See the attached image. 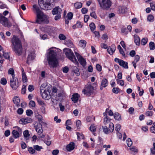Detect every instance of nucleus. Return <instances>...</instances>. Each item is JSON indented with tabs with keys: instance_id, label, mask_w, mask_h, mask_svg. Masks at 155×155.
<instances>
[{
	"instance_id": "obj_24",
	"label": "nucleus",
	"mask_w": 155,
	"mask_h": 155,
	"mask_svg": "<svg viewBox=\"0 0 155 155\" xmlns=\"http://www.w3.org/2000/svg\"><path fill=\"white\" fill-rule=\"evenodd\" d=\"M22 80L24 83H26L27 82V79L25 74L24 72L23 69L22 72Z\"/></svg>"
},
{
	"instance_id": "obj_61",
	"label": "nucleus",
	"mask_w": 155,
	"mask_h": 155,
	"mask_svg": "<svg viewBox=\"0 0 155 155\" xmlns=\"http://www.w3.org/2000/svg\"><path fill=\"white\" fill-rule=\"evenodd\" d=\"M28 151L30 153L33 154L35 153V149L32 147H30L28 149Z\"/></svg>"
},
{
	"instance_id": "obj_11",
	"label": "nucleus",
	"mask_w": 155,
	"mask_h": 155,
	"mask_svg": "<svg viewBox=\"0 0 155 155\" xmlns=\"http://www.w3.org/2000/svg\"><path fill=\"white\" fill-rule=\"evenodd\" d=\"M41 94L43 98L45 100H48L51 98L50 92L48 90L41 92Z\"/></svg>"
},
{
	"instance_id": "obj_62",
	"label": "nucleus",
	"mask_w": 155,
	"mask_h": 155,
	"mask_svg": "<svg viewBox=\"0 0 155 155\" xmlns=\"http://www.w3.org/2000/svg\"><path fill=\"white\" fill-rule=\"evenodd\" d=\"M59 153V151L58 150H54L52 152L53 155H57Z\"/></svg>"
},
{
	"instance_id": "obj_35",
	"label": "nucleus",
	"mask_w": 155,
	"mask_h": 155,
	"mask_svg": "<svg viewBox=\"0 0 155 155\" xmlns=\"http://www.w3.org/2000/svg\"><path fill=\"white\" fill-rule=\"evenodd\" d=\"M114 129V124L112 123H110L109 125V130L110 132H112Z\"/></svg>"
},
{
	"instance_id": "obj_28",
	"label": "nucleus",
	"mask_w": 155,
	"mask_h": 155,
	"mask_svg": "<svg viewBox=\"0 0 155 155\" xmlns=\"http://www.w3.org/2000/svg\"><path fill=\"white\" fill-rule=\"evenodd\" d=\"M97 128V126L95 125L94 124H92L90 127V131L93 132L95 131L96 129Z\"/></svg>"
},
{
	"instance_id": "obj_6",
	"label": "nucleus",
	"mask_w": 155,
	"mask_h": 155,
	"mask_svg": "<svg viewBox=\"0 0 155 155\" xmlns=\"http://www.w3.org/2000/svg\"><path fill=\"white\" fill-rule=\"evenodd\" d=\"M101 8L104 10H107L111 5L110 0H97Z\"/></svg>"
},
{
	"instance_id": "obj_23",
	"label": "nucleus",
	"mask_w": 155,
	"mask_h": 155,
	"mask_svg": "<svg viewBox=\"0 0 155 155\" xmlns=\"http://www.w3.org/2000/svg\"><path fill=\"white\" fill-rule=\"evenodd\" d=\"M65 44L69 47H73L74 45L72 41L70 39L67 40L65 41Z\"/></svg>"
},
{
	"instance_id": "obj_15",
	"label": "nucleus",
	"mask_w": 155,
	"mask_h": 155,
	"mask_svg": "<svg viewBox=\"0 0 155 155\" xmlns=\"http://www.w3.org/2000/svg\"><path fill=\"white\" fill-rule=\"evenodd\" d=\"M35 130L38 135H40L42 133V127L40 124H38L35 127Z\"/></svg>"
},
{
	"instance_id": "obj_27",
	"label": "nucleus",
	"mask_w": 155,
	"mask_h": 155,
	"mask_svg": "<svg viewBox=\"0 0 155 155\" xmlns=\"http://www.w3.org/2000/svg\"><path fill=\"white\" fill-rule=\"evenodd\" d=\"M114 118L118 120H120L121 119V117L120 115L118 113H115L114 114Z\"/></svg>"
},
{
	"instance_id": "obj_2",
	"label": "nucleus",
	"mask_w": 155,
	"mask_h": 155,
	"mask_svg": "<svg viewBox=\"0 0 155 155\" xmlns=\"http://www.w3.org/2000/svg\"><path fill=\"white\" fill-rule=\"evenodd\" d=\"M11 43L12 51L17 55H21L22 52V47L21 41L17 36L13 35Z\"/></svg>"
},
{
	"instance_id": "obj_40",
	"label": "nucleus",
	"mask_w": 155,
	"mask_h": 155,
	"mask_svg": "<svg viewBox=\"0 0 155 155\" xmlns=\"http://www.w3.org/2000/svg\"><path fill=\"white\" fill-rule=\"evenodd\" d=\"M90 29L91 31H94L95 28V24L93 23H91L89 25Z\"/></svg>"
},
{
	"instance_id": "obj_47",
	"label": "nucleus",
	"mask_w": 155,
	"mask_h": 155,
	"mask_svg": "<svg viewBox=\"0 0 155 155\" xmlns=\"http://www.w3.org/2000/svg\"><path fill=\"white\" fill-rule=\"evenodd\" d=\"M116 81L117 83L118 84L120 85L121 86H123L124 84V81L121 80H119L118 79H117Z\"/></svg>"
},
{
	"instance_id": "obj_63",
	"label": "nucleus",
	"mask_w": 155,
	"mask_h": 155,
	"mask_svg": "<svg viewBox=\"0 0 155 155\" xmlns=\"http://www.w3.org/2000/svg\"><path fill=\"white\" fill-rule=\"evenodd\" d=\"M69 71L68 67L66 66L64 67L63 69V71L64 73H67Z\"/></svg>"
},
{
	"instance_id": "obj_50",
	"label": "nucleus",
	"mask_w": 155,
	"mask_h": 155,
	"mask_svg": "<svg viewBox=\"0 0 155 155\" xmlns=\"http://www.w3.org/2000/svg\"><path fill=\"white\" fill-rule=\"evenodd\" d=\"M120 13L123 14L127 10V8L124 7H120Z\"/></svg>"
},
{
	"instance_id": "obj_16",
	"label": "nucleus",
	"mask_w": 155,
	"mask_h": 155,
	"mask_svg": "<svg viewBox=\"0 0 155 155\" xmlns=\"http://www.w3.org/2000/svg\"><path fill=\"white\" fill-rule=\"evenodd\" d=\"M108 84L107 80L105 78H103L101 82L100 89L102 90L103 87H105Z\"/></svg>"
},
{
	"instance_id": "obj_38",
	"label": "nucleus",
	"mask_w": 155,
	"mask_h": 155,
	"mask_svg": "<svg viewBox=\"0 0 155 155\" xmlns=\"http://www.w3.org/2000/svg\"><path fill=\"white\" fill-rule=\"evenodd\" d=\"M47 138L46 139H45L44 140V142L47 145L49 146L51 143V141L49 140V139H48V136H46Z\"/></svg>"
},
{
	"instance_id": "obj_20",
	"label": "nucleus",
	"mask_w": 155,
	"mask_h": 155,
	"mask_svg": "<svg viewBox=\"0 0 155 155\" xmlns=\"http://www.w3.org/2000/svg\"><path fill=\"white\" fill-rule=\"evenodd\" d=\"M3 56L6 59H8L9 58V56L8 54L7 53H4L3 51L2 52H0V57L2 58Z\"/></svg>"
},
{
	"instance_id": "obj_10",
	"label": "nucleus",
	"mask_w": 155,
	"mask_h": 155,
	"mask_svg": "<svg viewBox=\"0 0 155 155\" xmlns=\"http://www.w3.org/2000/svg\"><path fill=\"white\" fill-rule=\"evenodd\" d=\"M75 54L80 64L83 66H85L86 63L85 59L81 56L77 52H75Z\"/></svg>"
},
{
	"instance_id": "obj_43",
	"label": "nucleus",
	"mask_w": 155,
	"mask_h": 155,
	"mask_svg": "<svg viewBox=\"0 0 155 155\" xmlns=\"http://www.w3.org/2000/svg\"><path fill=\"white\" fill-rule=\"evenodd\" d=\"M59 39L61 40H64L66 39V36L63 34H60L58 36Z\"/></svg>"
},
{
	"instance_id": "obj_46",
	"label": "nucleus",
	"mask_w": 155,
	"mask_h": 155,
	"mask_svg": "<svg viewBox=\"0 0 155 155\" xmlns=\"http://www.w3.org/2000/svg\"><path fill=\"white\" fill-rule=\"evenodd\" d=\"M7 81L6 79L5 78H2L1 79L0 83L3 85H5L7 83Z\"/></svg>"
},
{
	"instance_id": "obj_37",
	"label": "nucleus",
	"mask_w": 155,
	"mask_h": 155,
	"mask_svg": "<svg viewBox=\"0 0 155 155\" xmlns=\"http://www.w3.org/2000/svg\"><path fill=\"white\" fill-rule=\"evenodd\" d=\"M102 128L103 131L105 134H108L110 132V131L108 129L107 127L105 126L103 127Z\"/></svg>"
},
{
	"instance_id": "obj_58",
	"label": "nucleus",
	"mask_w": 155,
	"mask_h": 155,
	"mask_svg": "<svg viewBox=\"0 0 155 155\" xmlns=\"http://www.w3.org/2000/svg\"><path fill=\"white\" fill-rule=\"evenodd\" d=\"M121 128V126L120 124H117L116 125L115 130L118 132L120 130Z\"/></svg>"
},
{
	"instance_id": "obj_57",
	"label": "nucleus",
	"mask_w": 155,
	"mask_h": 155,
	"mask_svg": "<svg viewBox=\"0 0 155 155\" xmlns=\"http://www.w3.org/2000/svg\"><path fill=\"white\" fill-rule=\"evenodd\" d=\"M90 15L95 19H96L97 18V16L94 12L91 13L90 14Z\"/></svg>"
},
{
	"instance_id": "obj_55",
	"label": "nucleus",
	"mask_w": 155,
	"mask_h": 155,
	"mask_svg": "<svg viewBox=\"0 0 155 155\" xmlns=\"http://www.w3.org/2000/svg\"><path fill=\"white\" fill-rule=\"evenodd\" d=\"M76 25H77V28H81L82 26V25L81 22L79 21H77L76 23Z\"/></svg>"
},
{
	"instance_id": "obj_18",
	"label": "nucleus",
	"mask_w": 155,
	"mask_h": 155,
	"mask_svg": "<svg viewBox=\"0 0 155 155\" xmlns=\"http://www.w3.org/2000/svg\"><path fill=\"white\" fill-rule=\"evenodd\" d=\"M79 97V95L78 93L74 94L72 95V97L71 98L72 101L75 103L78 100Z\"/></svg>"
},
{
	"instance_id": "obj_54",
	"label": "nucleus",
	"mask_w": 155,
	"mask_h": 155,
	"mask_svg": "<svg viewBox=\"0 0 155 155\" xmlns=\"http://www.w3.org/2000/svg\"><path fill=\"white\" fill-rule=\"evenodd\" d=\"M20 123L21 124H27L26 118H22L20 120Z\"/></svg>"
},
{
	"instance_id": "obj_59",
	"label": "nucleus",
	"mask_w": 155,
	"mask_h": 155,
	"mask_svg": "<svg viewBox=\"0 0 155 155\" xmlns=\"http://www.w3.org/2000/svg\"><path fill=\"white\" fill-rule=\"evenodd\" d=\"M17 112L18 114H21L23 112V110L21 108H19L17 110Z\"/></svg>"
},
{
	"instance_id": "obj_51",
	"label": "nucleus",
	"mask_w": 155,
	"mask_h": 155,
	"mask_svg": "<svg viewBox=\"0 0 155 155\" xmlns=\"http://www.w3.org/2000/svg\"><path fill=\"white\" fill-rule=\"evenodd\" d=\"M26 114L28 116H30L33 114V112L31 110H27L26 111Z\"/></svg>"
},
{
	"instance_id": "obj_22",
	"label": "nucleus",
	"mask_w": 155,
	"mask_h": 155,
	"mask_svg": "<svg viewBox=\"0 0 155 155\" xmlns=\"http://www.w3.org/2000/svg\"><path fill=\"white\" fill-rule=\"evenodd\" d=\"M119 64L120 66L125 68L127 69L128 68L127 63L122 60L120 61Z\"/></svg>"
},
{
	"instance_id": "obj_49",
	"label": "nucleus",
	"mask_w": 155,
	"mask_h": 155,
	"mask_svg": "<svg viewBox=\"0 0 155 155\" xmlns=\"http://www.w3.org/2000/svg\"><path fill=\"white\" fill-rule=\"evenodd\" d=\"M33 147L35 149L38 151H40L41 149H42L43 148L41 147L38 145H34Z\"/></svg>"
},
{
	"instance_id": "obj_17",
	"label": "nucleus",
	"mask_w": 155,
	"mask_h": 155,
	"mask_svg": "<svg viewBox=\"0 0 155 155\" xmlns=\"http://www.w3.org/2000/svg\"><path fill=\"white\" fill-rule=\"evenodd\" d=\"M115 49V46L114 45H113L111 47H109L107 49V51L110 54H112L114 52Z\"/></svg>"
},
{
	"instance_id": "obj_9",
	"label": "nucleus",
	"mask_w": 155,
	"mask_h": 155,
	"mask_svg": "<svg viewBox=\"0 0 155 155\" xmlns=\"http://www.w3.org/2000/svg\"><path fill=\"white\" fill-rule=\"evenodd\" d=\"M10 85L14 90L16 89L18 87V82L16 77L11 78L10 80Z\"/></svg>"
},
{
	"instance_id": "obj_42",
	"label": "nucleus",
	"mask_w": 155,
	"mask_h": 155,
	"mask_svg": "<svg viewBox=\"0 0 155 155\" xmlns=\"http://www.w3.org/2000/svg\"><path fill=\"white\" fill-rule=\"evenodd\" d=\"M13 130L12 132V134L13 136H18L21 134H18V132L16 130H17V129L15 130V129H14V127H13Z\"/></svg>"
},
{
	"instance_id": "obj_33",
	"label": "nucleus",
	"mask_w": 155,
	"mask_h": 155,
	"mask_svg": "<svg viewBox=\"0 0 155 155\" xmlns=\"http://www.w3.org/2000/svg\"><path fill=\"white\" fill-rule=\"evenodd\" d=\"M19 136H10L9 138V141L11 143H12L14 142L15 139H17Z\"/></svg>"
},
{
	"instance_id": "obj_39",
	"label": "nucleus",
	"mask_w": 155,
	"mask_h": 155,
	"mask_svg": "<svg viewBox=\"0 0 155 155\" xmlns=\"http://www.w3.org/2000/svg\"><path fill=\"white\" fill-rule=\"evenodd\" d=\"M29 106L31 108L35 107V102L33 101H31L29 103Z\"/></svg>"
},
{
	"instance_id": "obj_8",
	"label": "nucleus",
	"mask_w": 155,
	"mask_h": 155,
	"mask_svg": "<svg viewBox=\"0 0 155 155\" xmlns=\"http://www.w3.org/2000/svg\"><path fill=\"white\" fill-rule=\"evenodd\" d=\"M94 89V87L91 85H89L82 91V92L86 95L90 96L93 93Z\"/></svg>"
},
{
	"instance_id": "obj_3",
	"label": "nucleus",
	"mask_w": 155,
	"mask_h": 155,
	"mask_svg": "<svg viewBox=\"0 0 155 155\" xmlns=\"http://www.w3.org/2000/svg\"><path fill=\"white\" fill-rule=\"evenodd\" d=\"M33 8L37 13L36 23L39 24H47L49 23L48 17L42 12L36 5H34Z\"/></svg>"
},
{
	"instance_id": "obj_45",
	"label": "nucleus",
	"mask_w": 155,
	"mask_h": 155,
	"mask_svg": "<svg viewBox=\"0 0 155 155\" xmlns=\"http://www.w3.org/2000/svg\"><path fill=\"white\" fill-rule=\"evenodd\" d=\"M120 89L118 87H114L112 89V92L114 93L117 94L120 91Z\"/></svg>"
},
{
	"instance_id": "obj_32",
	"label": "nucleus",
	"mask_w": 155,
	"mask_h": 155,
	"mask_svg": "<svg viewBox=\"0 0 155 155\" xmlns=\"http://www.w3.org/2000/svg\"><path fill=\"white\" fill-rule=\"evenodd\" d=\"M37 101L38 104L41 106V107H45L46 106V104L41 99L37 98Z\"/></svg>"
},
{
	"instance_id": "obj_36",
	"label": "nucleus",
	"mask_w": 155,
	"mask_h": 155,
	"mask_svg": "<svg viewBox=\"0 0 155 155\" xmlns=\"http://www.w3.org/2000/svg\"><path fill=\"white\" fill-rule=\"evenodd\" d=\"M148 41V39L147 38H143L142 39L141 41V44L143 45H145Z\"/></svg>"
},
{
	"instance_id": "obj_13",
	"label": "nucleus",
	"mask_w": 155,
	"mask_h": 155,
	"mask_svg": "<svg viewBox=\"0 0 155 155\" xmlns=\"http://www.w3.org/2000/svg\"><path fill=\"white\" fill-rule=\"evenodd\" d=\"M75 146V144L74 142H71L67 145L66 149L68 151L70 152L74 149Z\"/></svg>"
},
{
	"instance_id": "obj_25",
	"label": "nucleus",
	"mask_w": 155,
	"mask_h": 155,
	"mask_svg": "<svg viewBox=\"0 0 155 155\" xmlns=\"http://www.w3.org/2000/svg\"><path fill=\"white\" fill-rule=\"evenodd\" d=\"M86 43V41L85 40H81L80 41L79 45L80 47L84 48L85 47Z\"/></svg>"
},
{
	"instance_id": "obj_12",
	"label": "nucleus",
	"mask_w": 155,
	"mask_h": 155,
	"mask_svg": "<svg viewBox=\"0 0 155 155\" xmlns=\"http://www.w3.org/2000/svg\"><path fill=\"white\" fill-rule=\"evenodd\" d=\"M35 54L34 52H30L27 58V63L29 64L31 63L32 61L35 59Z\"/></svg>"
},
{
	"instance_id": "obj_26",
	"label": "nucleus",
	"mask_w": 155,
	"mask_h": 155,
	"mask_svg": "<svg viewBox=\"0 0 155 155\" xmlns=\"http://www.w3.org/2000/svg\"><path fill=\"white\" fill-rule=\"evenodd\" d=\"M72 71L74 72V74H75L76 75L79 76L80 75V72L77 67L74 66L73 67Z\"/></svg>"
},
{
	"instance_id": "obj_21",
	"label": "nucleus",
	"mask_w": 155,
	"mask_h": 155,
	"mask_svg": "<svg viewBox=\"0 0 155 155\" xmlns=\"http://www.w3.org/2000/svg\"><path fill=\"white\" fill-rule=\"evenodd\" d=\"M13 101L16 106L18 107L19 106L20 100L19 97H15L13 99Z\"/></svg>"
},
{
	"instance_id": "obj_1",
	"label": "nucleus",
	"mask_w": 155,
	"mask_h": 155,
	"mask_svg": "<svg viewBox=\"0 0 155 155\" xmlns=\"http://www.w3.org/2000/svg\"><path fill=\"white\" fill-rule=\"evenodd\" d=\"M53 48H52L48 50L46 58L49 67L54 68L58 66V62L57 53Z\"/></svg>"
},
{
	"instance_id": "obj_4",
	"label": "nucleus",
	"mask_w": 155,
	"mask_h": 155,
	"mask_svg": "<svg viewBox=\"0 0 155 155\" xmlns=\"http://www.w3.org/2000/svg\"><path fill=\"white\" fill-rule=\"evenodd\" d=\"M54 0H38L39 5L41 8L45 10L51 9V5H53Z\"/></svg>"
},
{
	"instance_id": "obj_60",
	"label": "nucleus",
	"mask_w": 155,
	"mask_h": 155,
	"mask_svg": "<svg viewBox=\"0 0 155 155\" xmlns=\"http://www.w3.org/2000/svg\"><path fill=\"white\" fill-rule=\"evenodd\" d=\"M73 16V14L72 12H69L68 14V19L69 20L72 19Z\"/></svg>"
},
{
	"instance_id": "obj_19",
	"label": "nucleus",
	"mask_w": 155,
	"mask_h": 155,
	"mask_svg": "<svg viewBox=\"0 0 155 155\" xmlns=\"http://www.w3.org/2000/svg\"><path fill=\"white\" fill-rule=\"evenodd\" d=\"M134 41L136 44L139 46L140 43V39L139 37L137 35H135L134 36Z\"/></svg>"
},
{
	"instance_id": "obj_29",
	"label": "nucleus",
	"mask_w": 155,
	"mask_h": 155,
	"mask_svg": "<svg viewBox=\"0 0 155 155\" xmlns=\"http://www.w3.org/2000/svg\"><path fill=\"white\" fill-rule=\"evenodd\" d=\"M8 74H10L12 75V78H15V75L14 74V69L12 68H10L8 71Z\"/></svg>"
},
{
	"instance_id": "obj_52",
	"label": "nucleus",
	"mask_w": 155,
	"mask_h": 155,
	"mask_svg": "<svg viewBox=\"0 0 155 155\" xmlns=\"http://www.w3.org/2000/svg\"><path fill=\"white\" fill-rule=\"evenodd\" d=\"M127 145L128 147H130L132 145V142L130 139L128 138L127 140Z\"/></svg>"
},
{
	"instance_id": "obj_44",
	"label": "nucleus",
	"mask_w": 155,
	"mask_h": 155,
	"mask_svg": "<svg viewBox=\"0 0 155 155\" xmlns=\"http://www.w3.org/2000/svg\"><path fill=\"white\" fill-rule=\"evenodd\" d=\"M147 20L149 22H152L153 21V16L151 15H150L147 17Z\"/></svg>"
},
{
	"instance_id": "obj_7",
	"label": "nucleus",
	"mask_w": 155,
	"mask_h": 155,
	"mask_svg": "<svg viewBox=\"0 0 155 155\" xmlns=\"http://www.w3.org/2000/svg\"><path fill=\"white\" fill-rule=\"evenodd\" d=\"M0 23L5 27H10L12 26L8 19L1 14H0Z\"/></svg>"
},
{
	"instance_id": "obj_56",
	"label": "nucleus",
	"mask_w": 155,
	"mask_h": 155,
	"mask_svg": "<svg viewBox=\"0 0 155 155\" xmlns=\"http://www.w3.org/2000/svg\"><path fill=\"white\" fill-rule=\"evenodd\" d=\"M26 92V86L24 85L22 86V87L21 90V93L22 94H25Z\"/></svg>"
},
{
	"instance_id": "obj_48",
	"label": "nucleus",
	"mask_w": 155,
	"mask_h": 155,
	"mask_svg": "<svg viewBox=\"0 0 155 155\" xmlns=\"http://www.w3.org/2000/svg\"><path fill=\"white\" fill-rule=\"evenodd\" d=\"M13 127L14 128V129H15V130H16V129H17L16 130L18 132L19 134H21L22 133V130L21 128H20L18 126L15 127Z\"/></svg>"
},
{
	"instance_id": "obj_30",
	"label": "nucleus",
	"mask_w": 155,
	"mask_h": 155,
	"mask_svg": "<svg viewBox=\"0 0 155 155\" xmlns=\"http://www.w3.org/2000/svg\"><path fill=\"white\" fill-rule=\"evenodd\" d=\"M82 6V4L81 2H77L74 4V6L76 9L80 8H81Z\"/></svg>"
},
{
	"instance_id": "obj_41",
	"label": "nucleus",
	"mask_w": 155,
	"mask_h": 155,
	"mask_svg": "<svg viewBox=\"0 0 155 155\" xmlns=\"http://www.w3.org/2000/svg\"><path fill=\"white\" fill-rule=\"evenodd\" d=\"M46 86V85L45 83H43L41 84L40 87V91L41 92L43 91H45L46 90L45 88Z\"/></svg>"
},
{
	"instance_id": "obj_5",
	"label": "nucleus",
	"mask_w": 155,
	"mask_h": 155,
	"mask_svg": "<svg viewBox=\"0 0 155 155\" xmlns=\"http://www.w3.org/2000/svg\"><path fill=\"white\" fill-rule=\"evenodd\" d=\"M63 51L66 57L69 60L75 64H77L78 63L77 61L73 52L71 49L68 48H64L63 49Z\"/></svg>"
},
{
	"instance_id": "obj_14",
	"label": "nucleus",
	"mask_w": 155,
	"mask_h": 155,
	"mask_svg": "<svg viewBox=\"0 0 155 155\" xmlns=\"http://www.w3.org/2000/svg\"><path fill=\"white\" fill-rule=\"evenodd\" d=\"M62 10L59 7H56L54 8L52 11V14L53 15L61 14Z\"/></svg>"
},
{
	"instance_id": "obj_64",
	"label": "nucleus",
	"mask_w": 155,
	"mask_h": 155,
	"mask_svg": "<svg viewBox=\"0 0 155 155\" xmlns=\"http://www.w3.org/2000/svg\"><path fill=\"white\" fill-rule=\"evenodd\" d=\"M28 89L29 91H32L34 90V88L33 85H30L28 87Z\"/></svg>"
},
{
	"instance_id": "obj_34",
	"label": "nucleus",
	"mask_w": 155,
	"mask_h": 155,
	"mask_svg": "<svg viewBox=\"0 0 155 155\" xmlns=\"http://www.w3.org/2000/svg\"><path fill=\"white\" fill-rule=\"evenodd\" d=\"M110 119L108 118L107 116L105 117L104 118V124L106 125L107 124L110 123Z\"/></svg>"
},
{
	"instance_id": "obj_53",
	"label": "nucleus",
	"mask_w": 155,
	"mask_h": 155,
	"mask_svg": "<svg viewBox=\"0 0 155 155\" xmlns=\"http://www.w3.org/2000/svg\"><path fill=\"white\" fill-rule=\"evenodd\" d=\"M147 116L151 117L153 115V112L151 111H147L145 113Z\"/></svg>"
},
{
	"instance_id": "obj_31",
	"label": "nucleus",
	"mask_w": 155,
	"mask_h": 155,
	"mask_svg": "<svg viewBox=\"0 0 155 155\" xmlns=\"http://www.w3.org/2000/svg\"><path fill=\"white\" fill-rule=\"evenodd\" d=\"M149 47L150 50H153L155 49L154 43L152 41L150 42L149 43Z\"/></svg>"
}]
</instances>
